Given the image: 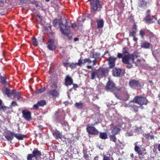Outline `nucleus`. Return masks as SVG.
<instances>
[{"label": "nucleus", "instance_id": "obj_40", "mask_svg": "<svg viewBox=\"0 0 160 160\" xmlns=\"http://www.w3.org/2000/svg\"><path fill=\"white\" fill-rule=\"evenodd\" d=\"M34 158L32 154H28L27 156V160H33V158Z\"/></svg>", "mask_w": 160, "mask_h": 160}, {"label": "nucleus", "instance_id": "obj_61", "mask_svg": "<svg viewBox=\"0 0 160 160\" xmlns=\"http://www.w3.org/2000/svg\"><path fill=\"white\" fill-rule=\"evenodd\" d=\"M138 38L136 37H135V36L133 37V40L135 42H137L138 40Z\"/></svg>", "mask_w": 160, "mask_h": 160}, {"label": "nucleus", "instance_id": "obj_30", "mask_svg": "<svg viewBox=\"0 0 160 160\" xmlns=\"http://www.w3.org/2000/svg\"><path fill=\"white\" fill-rule=\"evenodd\" d=\"M99 137L102 139H105L108 138L107 134L105 132H100Z\"/></svg>", "mask_w": 160, "mask_h": 160}, {"label": "nucleus", "instance_id": "obj_63", "mask_svg": "<svg viewBox=\"0 0 160 160\" xmlns=\"http://www.w3.org/2000/svg\"><path fill=\"white\" fill-rule=\"evenodd\" d=\"M142 155H139V158L140 159V160H142L143 158Z\"/></svg>", "mask_w": 160, "mask_h": 160}, {"label": "nucleus", "instance_id": "obj_20", "mask_svg": "<svg viewBox=\"0 0 160 160\" xmlns=\"http://www.w3.org/2000/svg\"><path fill=\"white\" fill-rule=\"evenodd\" d=\"M100 56V53L95 52L94 51H92L91 52L90 54V58H93L94 59H97L99 58Z\"/></svg>", "mask_w": 160, "mask_h": 160}, {"label": "nucleus", "instance_id": "obj_13", "mask_svg": "<svg viewBox=\"0 0 160 160\" xmlns=\"http://www.w3.org/2000/svg\"><path fill=\"white\" fill-rule=\"evenodd\" d=\"M54 40L53 39H49L48 42V48L51 51L54 50L56 48V47L54 45Z\"/></svg>", "mask_w": 160, "mask_h": 160}, {"label": "nucleus", "instance_id": "obj_39", "mask_svg": "<svg viewBox=\"0 0 160 160\" xmlns=\"http://www.w3.org/2000/svg\"><path fill=\"white\" fill-rule=\"evenodd\" d=\"M115 135L113 134L109 136L110 140L112 141L113 142H116L117 138L115 136Z\"/></svg>", "mask_w": 160, "mask_h": 160}, {"label": "nucleus", "instance_id": "obj_23", "mask_svg": "<svg viewBox=\"0 0 160 160\" xmlns=\"http://www.w3.org/2000/svg\"><path fill=\"white\" fill-rule=\"evenodd\" d=\"M3 93L5 95H6L8 97H9L11 94H13L12 91H11L8 88H6L3 90Z\"/></svg>", "mask_w": 160, "mask_h": 160}, {"label": "nucleus", "instance_id": "obj_41", "mask_svg": "<svg viewBox=\"0 0 160 160\" xmlns=\"http://www.w3.org/2000/svg\"><path fill=\"white\" fill-rule=\"evenodd\" d=\"M77 66V64L76 63H72L70 64L69 65V67L71 68L72 69H74Z\"/></svg>", "mask_w": 160, "mask_h": 160}, {"label": "nucleus", "instance_id": "obj_11", "mask_svg": "<svg viewBox=\"0 0 160 160\" xmlns=\"http://www.w3.org/2000/svg\"><path fill=\"white\" fill-rule=\"evenodd\" d=\"M22 116L27 120L29 121L31 119V113L27 110H23L22 111Z\"/></svg>", "mask_w": 160, "mask_h": 160}, {"label": "nucleus", "instance_id": "obj_46", "mask_svg": "<svg viewBox=\"0 0 160 160\" xmlns=\"http://www.w3.org/2000/svg\"><path fill=\"white\" fill-rule=\"evenodd\" d=\"M134 150L136 152H138L140 150V148L139 147L135 146L134 148Z\"/></svg>", "mask_w": 160, "mask_h": 160}, {"label": "nucleus", "instance_id": "obj_43", "mask_svg": "<svg viewBox=\"0 0 160 160\" xmlns=\"http://www.w3.org/2000/svg\"><path fill=\"white\" fill-rule=\"evenodd\" d=\"M102 160H111L109 157L105 155H103Z\"/></svg>", "mask_w": 160, "mask_h": 160}, {"label": "nucleus", "instance_id": "obj_27", "mask_svg": "<svg viewBox=\"0 0 160 160\" xmlns=\"http://www.w3.org/2000/svg\"><path fill=\"white\" fill-rule=\"evenodd\" d=\"M148 30H144L142 29L140 30L139 32V34L141 37L142 38H144V35L147 36Z\"/></svg>", "mask_w": 160, "mask_h": 160}, {"label": "nucleus", "instance_id": "obj_18", "mask_svg": "<svg viewBox=\"0 0 160 160\" xmlns=\"http://www.w3.org/2000/svg\"><path fill=\"white\" fill-rule=\"evenodd\" d=\"M32 154L36 159L42 155V153L40 151H39L38 148H35L32 152Z\"/></svg>", "mask_w": 160, "mask_h": 160}, {"label": "nucleus", "instance_id": "obj_45", "mask_svg": "<svg viewBox=\"0 0 160 160\" xmlns=\"http://www.w3.org/2000/svg\"><path fill=\"white\" fill-rule=\"evenodd\" d=\"M76 63L77 65L80 66L82 64H83L82 60L81 59H79L78 61V62Z\"/></svg>", "mask_w": 160, "mask_h": 160}, {"label": "nucleus", "instance_id": "obj_4", "mask_svg": "<svg viewBox=\"0 0 160 160\" xmlns=\"http://www.w3.org/2000/svg\"><path fill=\"white\" fill-rule=\"evenodd\" d=\"M148 100L146 97L142 96H137L134 98L132 102L138 104L140 106V107L143 108V105H147L148 103Z\"/></svg>", "mask_w": 160, "mask_h": 160}, {"label": "nucleus", "instance_id": "obj_9", "mask_svg": "<svg viewBox=\"0 0 160 160\" xmlns=\"http://www.w3.org/2000/svg\"><path fill=\"white\" fill-rule=\"evenodd\" d=\"M124 71L120 68H114L112 71L113 75L115 77H120L124 75Z\"/></svg>", "mask_w": 160, "mask_h": 160}, {"label": "nucleus", "instance_id": "obj_26", "mask_svg": "<svg viewBox=\"0 0 160 160\" xmlns=\"http://www.w3.org/2000/svg\"><path fill=\"white\" fill-rule=\"evenodd\" d=\"M132 101L129 104V106L132 107L133 109V111L135 113L138 112L139 107L136 106L135 105L132 103Z\"/></svg>", "mask_w": 160, "mask_h": 160}, {"label": "nucleus", "instance_id": "obj_7", "mask_svg": "<svg viewBox=\"0 0 160 160\" xmlns=\"http://www.w3.org/2000/svg\"><path fill=\"white\" fill-rule=\"evenodd\" d=\"M47 94L52 97L54 100H55L60 96L59 92L55 89H52L48 91Z\"/></svg>", "mask_w": 160, "mask_h": 160}, {"label": "nucleus", "instance_id": "obj_52", "mask_svg": "<svg viewBox=\"0 0 160 160\" xmlns=\"http://www.w3.org/2000/svg\"><path fill=\"white\" fill-rule=\"evenodd\" d=\"M73 88L75 90H76V88H77L78 87V85L76 84H73Z\"/></svg>", "mask_w": 160, "mask_h": 160}, {"label": "nucleus", "instance_id": "obj_58", "mask_svg": "<svg viewBox=\"0 0 160 160\" xmlns=\"http://www.w3.org/2000/svg\"><path fill=\"white\" fill-rule=\"evenodd\" d=\"M4 4L3 2L0 0V7H2Z\"/></svg>", "mask_w": 160, "mask_h": 160}, {"label": "nucleus", "instance_id": "obj_8", "mask_svg": "<svg viewBox=\"0 0 160 160\" xmlns=\"http://www.w3.org/2000/svg\"><path fill=\"white\" fill-rule=\"evenodd\" d=\"M129 84L131 88H133L141 86L140 83L138 80L132 79L130 80Z\"/></svg>", "mask_w": 160, "mask_h": 160}, {"label": "nucleus", "instance_id": "obj_17", "mask_svg": "<svg viewBox=\"0 0 160 160\" xmlns=\"http://www.w3.org/2000/svg\"><path fill=\"white\" fill-rule=\"evenodd\" d=\"M72 79L68 75L66 76L65 79V85L67 86H70L73 84Z\"/></svg>", "mask_w": 160, "mask_h": 160}, {"label": "nucleus", "instance_id": "obj_60", "mask_svg": "<svg viewBox=\"0 0 160 160\" xmlns=\"http://www.w3.org/2000/svg\"><path fill=\"white\" fill-rule=\"evenodd\" d=\"M38 128L40 129L41 130H42L43 129V127L42 125H39L38 126Z\"/></svg>", "mask_w": 160, "mask_h": 160}, {"label": "nucleus", "instance_id": "obj_51", "mask_svg": "<svg viewBox=\"0 0 160 160\" xmlns=\"http://www.w3.org/2000/svg\"><path fill=\"white\" fill-rule=\"evenodd\" d=\"M20 1L22 3H27L28 2L27 0H20Z\"/></svg>", "mask_w": 160, "mask_h": 160}, {"label": "nucleus", "instance_id": "obj_21", "mask_svg": "<svg viewBox=\"0 0 160 160\" xmlns=\"http://www.w3.org/2000/svg\"><path fill=\"white\" fill-rule=\"evenodd\" d=\"M152 44L147 41L141 43V47L142 48L148 49Z\"/></svg>", "mask_w": 160, "mask_h": 160}, {"label": "nucleus", "instance_id": "obj_16", "mask_svg": "<svg viewBox=\"0 0 160 160\" xmlns=\"http://www.w3.org/2000/svg\"><path fill=\"white\" fill-rule=\"evenodd\" d=\"M110 129L112 133L114 135L118 134L121 131L120 128H118L116 126L113 125H110Z\"/></svg>", "mask_w": 160, "mask_h": 160}, {"label": "nucleus", "instance_id": "obj_32", "mask_svg": "<svg viewBox=\"0 0 160 160\" xmlns=\"http://www.w3.org/2000/svg\"><path fill=\"white\" fill-rule=\"evenodd\" d=\"M91 75V76L90 79L92 80H93L95 78V76H97V74L96 70L95 71L92 72Z\"/></svg>", "mask_w": 160, "mask_h": 160}, {"label": "nucleus", "instance_id": "obj_55", "mask_svg": "<svg viewBox=\"0 0 160 160\" xmlns=\"http://www.w3.org/2000/svg\"><path fill=\"white\" fill-rule=\"evenodd\" d=\"M149 137L150 135L148 133L146 134L145 136L144 137L145 138V139H149Z\"/></svg>", "mask_w": 160, "mask_h": 160}, {"label": "nucleus", "instance_id": "obj_1", "mask_svg": "<svg viewBox=\"0 0 160 160\" xmlns=\"http://www.w3.org/2000/svg\"><path fill=\"white\" fill-rule=\"evenodd\" d=\"M138 52L134 51L132 54H129V52L126 48H123L122 53H118L117 57L119 58H122V61L124 64H127L126 68L130 69L133 68V63H135L136 66L140 65L141 60L138 59L134 62V60L138 57Z\"/></svg>", "mask_w": 160, "mask_h": 160}, {"label": "nucleus", "instance_id": "obj_3", "mask_svg": "<svg viewBox=\"0 0 160 160\" xmlns=\"http://www.w3.org/2000/svg\"><path fill=\"white\" fill-rule=\"evenodd\" d=\"M68 20L66 19L65 24L62 23L60 24V29L62 33L68 37V39L70 40L72 39V36H69V32L70 31V27L68 25Z\"/></svg>", "mask_w": 160, "mask_h": 160}, {"label": "nucleus", "instance_id": "obj_31", "mask_svg": "<svg viewBox=\"0 0 160 160\" xmlns=\"http://www.w3.org/2000/svg\"><path fill=\"white\" fill-rule=\"evenodd\" d=\"M14 137L19 140H22L24 137L23 135L21 134H15Z\"/></svg>", "mask_w": 160, "mask_h": 160}, {"label": "nucleus", "instance_id": "obj_29", "mask_svg": "<svg viewBox=\"0 0 160 160\" xmlns=\"http://www.w3.org/2000/svg\"><path fill=\"white\" fill-rule=\"evenodd\" d=\"M154 16H152V18H151L150 16V17L146 16L145 18V20L146 22H148V23H151L153 22L152 20V18H154Z\"/></svg>", "mask_w": 160, "mask_h": 160}, {"label": "nucleus", "instance_id": "obj_24", "mask_svg": "<svg viewBox=\"0 0 160 160\" xmlns=\"http://www.w3.org/2000/svg\"><path fill=\"white\" fill-rule=\"evenodd\" d=\"M12 93L14 95L15 97H17L18 100H19L20 99L21 97L20 92H17L16 90L13 89L12 90Z\"/></svg>", "mask_w": 160, "mask_h": 160}, {"label": "nucleus", "instance_id": "obj_54", "mask_svg": "<svg viewBox=\"0 0 160 160\" xmlns=\"http://www.w3.org/2000/svg\"><path fill=\"white\" fill-rule=\"evenodd\" d=\"M150 10H148L146 12V16L150 17Z\"/></svg>", "mask_w": 160, "mask_h": 160}, {"label": "nucleus", "instance_id": "obj_14", "mask_svg": "<svg viewBox=\"0 0 160 160\" xmlns=\"http://www.w3.org/2000/svg\"><path fill=\"white\" fill-rule=\"evenodd\" d=\"M52 135L56 139H61L63 137L62 133L58 130L56 129L52 132Z\"/></svg>", "mask_w": 160, "mask_h": 160}, {"label": "nucleus", "instance_id": "obj_22", "mask_svg": "<svg viewBox=\"0 0 160 160\" xmlns=\"http://www.w3.org/2000/svg\"><path fill=\"white\" fill-rule=\"evenodd\" d=\"M147 36H149L150 39V41L153 42L154 41V39L156 38L155 35L153 32H150L149 30L148 31Z\"/></svg>", "mask_w": 160, "mask_h": 160}, {"label": "nucleus", "instance_id": "obj_59", "mask_svg": "<svg viewBox=\"0 0 160 160\" xmlns=\"http://www.w3.org/2000/svg\"><path fill=\"white\" fill-rule=\"evenodd\" d=\"M133 29H134L135 30H136L137 29V25L136 24L133 25L132 27Z\"/></svg>", "mask_w": 160, "mask_h": 160}, {"label": "nucleus", "instance_id": "obj_2", "mask_svg": "<svg viewBox=\"0 0 160 160\" xmlns=\"http://www.w3.org/2000/svg\"><path fill=\"white\" fill-rule=\"evenodd\" d=\"M90 2L91 12L96 13V11H100L102 8V2L99 0H88Z\"/></svg>", "mask_w": 160, "mask_h": 160}, {"label": "nucleus", "instance_id": "obj_44", "mask_svg": "<svg viewBox=\"0 0 160 160\" xmlns=\"http://www.w3.org/2000/svg\"><path fill=\"white\" fill-rule=\"evenodd\" d=\"M136 33V32L134 31H133L132 32H130L129 36L132 37H134L135 36V34Z\"/></svg>", "mask_w": 160, "mask_h": 160}, {"label": "nucleus", "instance_id": "obj_56", "mask_svg": "<svg viewBox=\"0 0 160 160\" xmlns=\"http://www.w3.org/2000/svg\"><path fill=\"white\" fill-rule=\"evenodd\" d=\"M69 64V63L68 62H64L63 63V65L66 67H67Z\"/></svg>", "mask_w": 160, "mask_h": 160}, {"label": "nucleus", "instance_id": "obj_64", "mask_svg": "<svg viewBox=\"0 0 160 160\" xmlns=\"http://www.w3.org/2000/svg\"><path fill=\"white\" fill-rule=\"evenodd\" d=\"M78 38H75L74 39V41L75 42H77L78 40Z\"/></svg>", "mask_w": 160, "mask_h": 160}, {"label": "nucleus", "instance_id": "obj_49", "mask_svg": "<svg viewBox=\"0 0 160 160\" xmlns=\"http://www.w3.org/2000/svg\"><path fill=\"white\" fill-rule=\"evenodd\" d=\"M16 106H18L17 102L14 101H12L11 103V106L14 107Z\"/></svg>", "mask_w": 160, "mask_h": 160}, {"label": "nucleus", "instance_id": "obj_25", "mask_svg": "<svg viewBox=\"0 0 160 160\" xmlns=\"http://www.w3.org/2000/svg\"><path fill=\"white\" fill-rule=\"evenodd\" d=\"M98 28H102L104 25V22L102 19L98 20L96 21Z\"/></svg>", "mask_w": 160, "mask_h": 160}, {"label": "nucleus", "instance_id": "obj_19", "mask_svg": "<svg viewBox=\"0 0 160 160\" xmlns=\"http://www.w3.org/2000/svg\"><path fill=\"white\" fill-rule=\"evenodd\" d=\"M138 4L139 8H145L147 7V2L145 1V0H139Z\"/></svg>", "mask_w": 160, "mask_h": 160}, {"label": "nucleus", "instance_id": "obj_47", "mask_svg": "<svg viewBox=\"0 0 160 160\" xmlns=\"http://www.w3.org/2000/svg\"><path fill=\"white\" fill-rule=\"evenodd\" d=\"M39 106L38 102L37 104H35L33 105V108L34 109L38 110V107Z\"/></svg>", "mask_w": 160, "mask_h": 160}, {"label": "nucleus", "instance_id": "obj_50", "mask_svg": "<svg viewBox=\"0 0 160 160\" xmlns=\"http://www.w3.org/2000/svg\"><path fill=\"white\" fill-rule=\"evenodd\" d=\"M92 62H93V66L96 65L97 62V59H94L92 61Z\"/></svg>", "mask_w": 160, "mask_h": 160}, {"label": "nucleus", "instance_id": "obj_38", "mask_svg": "<svg viewBox=\"0 0 160 160\" xmlns=\"http://www.w3.org/2000/svg\"><path fill=\"white\" fill-rule=\"evenodd\" d=\"M83 64H84L86 62H88L90 63L92 62V61L91 60L90 58H86L85 59H82Z\"/></svg>", "mask_w": 160, "mask_h": 160}, {"label": "nucleus", "instance_id": "obj_37", "mask_svg": "<svg viewBox=\"0 0 160 160\" xmlns=\"http://www.w3.org/2000/svg\"><path fill=\"white\" fill-rule=\"evenodd\" d=\"M45 90V88H41L36 90L35 92V93L36 94H38L40 93H42Z\"/></svg>", "mask_w": 160, "mask_h": 160}, {"label": "nucleus", "instance_id": "obj_33", "mask_svg": "<svg viewBox=\"0 0 160 160\" xmlns=\"http://www.w3.org/2000/svg\"><path fill=\"white\" fill-rule=\"evenodd\" d=\"M32 40L33 44L34 46L37 47L38 46V41L37 40L36 38L35 37H33L32 38Z\"/></svg>", "mask_w": 160, "mask_h": 160}, {"label": "nucleus", "instance_id": "obj_36", "mask_svg": "<svg viewBox=\"0 0 160 160\" xmlns=\"http://www.w3.org/2000/svg\"><path fill=\"white\" fill-rule=\"evenodd\" d=\"M75 106L78 108H81L83 106V103L81 102H76L75 104Z\"/></svg>", "mask_w": 160, "mask_h": 160}, {"label": "nucleus", "instance_id": "obj_34", "mask_svg": "<svg viewBox=\"0 0 160 160\" xmlns=\"http://www.w3.org/2000/svg\"><path fill=\"white\" fill-rule=\"evenodd\" d=\"M39 106H43L46 104V102L45 100H41L38 102Z\"/></svg>", "mask_w": 160, "mask_h": 160}, {"label": "nucleus", "instance_id": "obj_62", "mask_svg": "<svg viewBox=\"0 0 160 160\" xmlns=\"http://www.w3.org/2000/svg\"><path fill=\"white\" fill-rule=\"evenodd\" d=\"M154 138V136L153 135H150L149 137V139H153Z\"/></svg>", "mask_w": 160, "mask_h": 160}, {"label": "nucleus", "instance_id": "obj_35", "mask_svg": "<svg viewBox=\"0 0 160 160\" xmlns=\"http://www.w3.org/2000/svg\"><path fill=\"white\" fill-rule=\"evenodd\" d=\"M0 78L1 79V82L2 84L5 85L6 83V78L5 77L0 76Z\"/></svg>", "mask_w": 160, "mask_h": 160}, {"label": "nucleus", "instance_id": "obj_15", "mask_svg": "<svg viewBox=\"0 0 160 160\" xmlns=\"http://www.w3.org/2000/svg\"><path fill=\"white\" fill-rule=\"evenodd\" d=\"M15 136V134L10 131H8L6 133V135L5 136V138L8 141L12 140Z\"/></svg>", "mask_w": 160, "mask_h": 160}, {"label": "nucleus", "instance_id": "obj_6", "mask_svg": "<svg viewBox=\"0 0 160 160\" xmlns=\"http://www.w3.org/2000/svg\"><path fill=\"white\" fill-rule=\"evenodd\" d=\"M86 130L89 134L96 135H98L99 133L98 130L94 127L90 126L89 124L87 125Z\"/></svg>", "mask_w": 160, "mask_h": 160}, {"label": "nucleus", "instance_id": "obj_53", "mask_svg": "<svg viewBox=\"0 0 160 160\" xmlns=\"http://www.w3.org/2000/svg\"><path fill=\"white\" fill-rule=\"evenodd\" d=\"M71 26L72 28H75L77 27V25L75 23H73L72 24Z\"/></svg>", "mask_w": 160, "mask_h": 160}, {"label": "nucleus", "instance_id": "obj_10", "mask_svg": "<svg viewBox=\"0 0 160 160\" xmlns=\"http://www.w3.org/2000/svg\"><path fill=\"white\" fill-rule=\"evenodd\" d=\"M117 57H113L112 56H110L107 59L108 62L109 68H113L115 66V62L117 58Z\"/></svg>", "mask_w": 160, "mask_h": 160}, {"label": "nucleus", "instance_id": "obj_57", "mask_svg": "<svg viewBox=\"0 0 160 160\" xmlns=\"http://www.w3.org/2000/svg\"><path fill=\"white\" fill-rule=\"evenodd\" d=\"M138 154L140 155H142L143 154V152L141 150L138 152Z\"/></svg>", "mask_w": 160, "mask_h": 160}, {"label": "nucleus", "instance_id": "obj_12", "mask_svg": "<svg viewBox=\"0 0 160 160\" xmlns=\"http://www.w3.org/2000/svg\"><path fill=\"white\" fill-rule=\"evenodd\" d=\"M105 88L108 91L111 89L113 90L116 88L114 82L109 80L107 83Z\"/></svg>", "mask_w": 160, "mask_h": 160}, {"label": "nucleus", "instance_id": "obj_42", "mask_svg": "<svg viewBox=\"0 0 160 160\" xmlns=\"http://www.w3.org/2000/svg\"><path fill=\"white\" fill-rule=\"evenodd\" d=\"M61 125L63 126L67 127L68 126V123L67 122H66L65 121H63L61 122Z\"/></svg>", "mask_w": 160, "mask_h": 160}, {"label": "nucleus", "instance_id": "obj_28", "mask_svg": "<svg viewBox=\"0 0 160 160\" xmlns=\"http://www.w3.org/2000/svg\"><path fill=\"white\" fill-rule=\"evenodd\" d=\"M61 23H63L61 19H60L58 20L57 19H55L53 21V25L54 26L56 27L58 25V23H59V26L60 27V24H61Z\"/></svg>", "mask_w": 160, "mask_h": 160}, {"label": "nucleus", "instance_id": "obj_5", "mask_svg": "<svg viewBox=\"0 0 160 160\" xmlns=\"http://www.w3.org/2000/svg\"><path fill=\"white\" fill-rule=\"evenodd\" d=\"M97 74V77L99 78H101L103 77H105L108 73V70L107 69L99 68L96 70Z\"/></svg>", "mask_w": 160, "mask_h": 160}, {"label": "nucleus", "instance_id": "obj_48", "mask_svg": "<svg viewBox=\"0 0 160 160\" xmlns=\"http://www.w3.org/2000/svg\"><path fill=\"white\" fill-rule=\"evenodd\" d=\"M89 155L88 154H86L84 153L83 155V158L86 160H88L89 159Z\"/></svg>", "mask_w": 160, "mask_h": 160}]
</instances>
